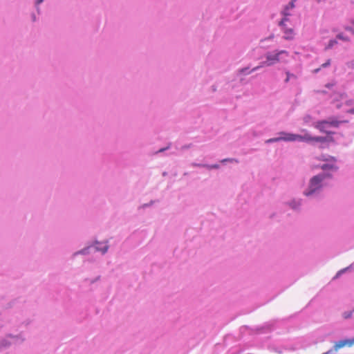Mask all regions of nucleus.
I'll list each match as a JSON object with an SVG mask.
<instances>
[{
  "mask_svg": "<svg viewBox=\"0 0 354 354\" xmlns=\"http://www.w3.org/2000/svg\"><path fill=\"white\" fill-rule=\"evenodd\" d=\"M288 57L289 53L284 50H275L273 53H268L266 55V60L261 63L260 67L264 66H270L280 62L286 63L288 62ZM259 68V66H257L253 68L251 71H254Z\"/></svg>",
  "mask_w": 354,
  "mask_h": 354,
  "instance_id": "1",
  "label": "nucleus"
},
{
  "mask_svg": "<svg viewBox=\"0 0 354 354\" xmlns=\"http://www.w3.org/2000/svg\"><path fill=\"white\" fill-rule=\"evenodd\" d=\"M353 311H347V312H345L343 314V317L344 319H348L350 317H351L352 315H353Z\"/></svg>",
  "mask_w": 354,
  "mask_h": 354,
  "instance_id": "13",
  "label": "nucleus"
},
{
  "mask_svg": "<svg viewBox=\"0 0 354 354\" xmlns=\"http://www.w3.org/2000/svg\"><path fill=\"white\" fill-rule=\"evenodd\" d=\"M325 178L324 175H317L311 178L308 189L305 192V195L310 196L313 194L321 187V183Z\"/></svg>",
  "mask_w": 354,
  "mask_h": 354,
  "instance_id": "2",
  "label": "nucleus"
},
{
  "mask_svg": "<svg viewBox=\"0 0 354 354\" xmlns=\"http://www.w3.org/2000/svg\"><path fill=\"white\" fill-rule=\"evenodd\" d=\"M43 1H44V0H37V4H39V3H41V2H43Z\"/></svg>",
  "mask_w": 354,
  "mask_h": 354,
  "instance_id": "23",
  "label": "nucleus"
},
{
  "mask_svg": "<svg viewBox=\"0 0 354 354\" xmlns=\"http://www.w3.org/2000/svg\"><path fill=\"white\" fill-rule=\"evenodd\" d=\"M333 166H330V168H333ZM322 168L323 169H326L329 168V165H326V164H325V165H324L322 167Z\"/></svg>",
  "mask_w": 354,
  "mask_h": 354,
  "instance_id": "18",
  "label": "nucleus"
},
{
  "mask_svg": "<svg viewBox=\"0 0 354 354\" xmlns=\"http://www.w3.org/2000/svg\"><path fill=\"white\" fill-rule=\"evenodd\" d=\"M284 39L287 40L292 39L294 37V31L292 28H283Z\"/></svg>",
  "mask_w": 354,
  "mask_h": 354,
  "instance_id": "7",
  "label": "nucleus"
},
{
  "mask_svg": "<svg viewBox=\"0 0 354 354\" xmlns=\"http://www.w3.org/2000/svg\"><path fill=\"white\" fill-rule=\"evenodd\" d=\"M347 66L351 69H354V59L346 63Z\"/></svg>",
  "mask_w": 354,
  "mask_h": 354,
  "instance_id": "15",
  "label": "nucleus"
},
{
  "mask_svg": "<svg viewBox=\"0 0 354 354\" xmlns=\"http://www.w3.org/2000/svg\"><path fill=\"white\" fill-rule=\"evenodd\" d=\"M279 135L280 136L278 137V138H270L269 140H268L266 141V142L268 143H270V142H279V141H281V140H284V141H289V140L286 139L288 136L290 135V133H286V132H280L279 133Z\"/></svg>",
  "mask_w": 354,
  "mask_h": 354,
  "instance_id": "6",
  "label": "nucleus"
},
{
  "mask_svg": "<svg viewBox=\"0 0 354 354\" xmlns=\"http://www.w3.org/2000/svg\"><path fill=\"white\" fill-rule=\"evenodd\" d=\"M333 85H334L333 84H326V87H328V88H330V87H332Z\"/></svg>",
  "mask_w": 354,
  "mask_h": 354,
  "instance_id": "21",
  "label": "nucleus"
},
{
  "mask_svg": "<svg viewBox=\"0 0 354 354\" xmlns=\"http://www.w3.org/2000/svg\"><path fill=\"white\" fill-rule=\"evenodd\" d=\"M335 43H336V41H330V44H329V45L331 46H333V44H335Z\"/></svg>",
  "mask_w": 354,
  "mask_h": 354,
  "instance_id": "22",
  "label": "nucleus"
},
{
  "mask_svg": "<svg viewBox=\"0 0 354 354\" xmlns=\"http://www.w3.org/2000/svg\"><path fill=\"white\" fill-rule=\"evenodd\" d=\"M330 59H329L324 64H323L322 65V67L325 68V67L330 66Z\"/></svg>",
  "mask_w": 354,
  "mask_h": 354,
  "instance_id": "17",
  "label": "nucleus"
},
{
  "mask_svg": "<svg viewBox=\"0 0 354 354\" xmlns=\"http://www.w3.org/2000/svg\"><path fill=\"white\" fill-rule=\"evenodd\" d=\"M353 311H354V309H353Z\"/></svg>",
  "mask_w": 354,
  "mask_h": 354,
  "instance_id": "28",
  "label": "nucleus"
},
{
  "mask_svg": "<svg viewBox=\"0 0 354 354\" xmlns=\"http://www.w3.org/2000/svg\"><path fill=\"white\" fill-rule=\"evenodd\" d=\"M295 1V0H292L291 2L288 4V6H287L285 9L283 10V15L284 16H288L289 15V13L288 12V10L289 9H292L294 8L295 5H294V2Z\"/></svg>",
  "mask_w": 354,
  "mask_h": 354,
  "instance_id": "10",
  "label": "nucleus"
},
{
  "mask_svg": "<svg viewBox=\"0 0 354 354\" xmlns=\"http://www.w3.org/2000/svg\"><path fill=\"white\" fill-rule=\"evenodd\" d=\"M326 121L328 127L331 126V127H337L342 123L341 121H339V120H337L336 119H333V118H330Z\"/></svg>",
  "mask_w": 354,
  "mask_h": 354,
  "instance_id": "9",
  "label": "nucleus"
},
{
  "mask_svg": "<svg viewBox=\"0 0 354 354\" xmlns=\"http://www.w3.org/2000/svg\"><path fill=\"white\" fill-rule=\"evenodd\" d=\"M108 250V246L106 244L104 245L103 247L99 248L95 247V250L101 251L102 253H105Z\"/></svg>",
  "mask_w": 354,
  "mask_h": 354,
  "instance_id": "12",
  "label": "nucleus"
},
{
  "mask_svg": "<svg viewBox=\"0 0 354 354\" xmlns=\"http://www.w3.org/2000/svg\"><path fill=\"white\" fill-rule=\"evenodd\" d=\"M286 139L289 140V141L299 140L306 142H313V136H312L308 133H305L303 136L290 133V135Z\"/></svg>",
  "mask_w": 354,
  "mask_h": 354,
  "instance_id": "4",
  "label": "nucleus"
},
{
  "mask_svg": "<svg viewBox=\"0 0 354 354\" xmlns=\"http://www.w3.org/2000/svg\"><path fill=\"white\" fill-rule=\"evenodd\" d=\"M337 38L344 40H348L347 39L344 38L341 34L337 35Z\"/></svg>",
  "mask_w": 354,
  "mask_h": 354,
  "instance_id": "20",
  "label": "nucleus"
},
{
  "mask_svg": "<svg viewBox=\"0 0 354 354\" xmlns=\"http://www.w3.org/2000/svg\"><path fill=\"white\" fill-rule=\"evenodd\" d=\"M250 72H251V71H249L248 68H242V69H241V70H239V73L240 74H243V73H245V74H248V73H250Z\"/></svg>",
  "mask_w": 354,
  "mask_h": 354,
  "instance_id": "14",
  "label": "nucleus"
},
{
  "mask_svg": "<svg viewBox=\"0 0 354 354\" xmlns=\"http://www.w3.org/2000/svg\"><path fill=\"white\" fill-rule=\"evenodd\" d=\"M352 32L354 33V30H352Z\"/></svg>",
  "mask_w": 354,
  "mask_h": 354,
  "instance_id": "27",
  "label": "nucleus"
},
{
  "mask_svg": "<svg viewBox=\"0 0 354 354\" xmlns=\"http://www.w3.org/2000/svg\"><path fill=\"white\" fill-rule=\"evenodd\" d=\"M213 168H217L218 166L217 165H214V166H212Z\"/></svg>",
  "mask_w": 354,
  "mask_h": 354,
  "instance_id": "26",
  "label": "nucleus"
},
{
  "mask_svg": "<svg viewBox=\"0 0 354 354\" xmlns=\"http://www.w3.org/2000/svg\"><path fill=\"white\" fill-rule=\"evenodd\" d=\"M346 104L348 106H352L353 105H354V100H347L346 102Z\"/></svg>",
  "mask_w": 354,
  "mask_h": 354,
  "instance_id": "16",
  "label": "nucleus"
},
{
  "mask_svg": "<svg viewBox=\"0 0 354 354\" xmlns=\"http://www.w3.org/2000/svg\"><path fill=\"white\" fill-rule=\"evenodd\" d=\"M333 138L332 137H321V136H313V142H333Z\"/></svg>",
  "mask_w": 354,
  "mask_h": 354,
  "instance_id": "8",
  "label": "nucleus"
},
{
  "mask_svg": "<svg viewBox=\"0 0 354 354\" xmlns=\"http://www.w3.org/2000/svg\"><path fill=\"white\" fill-rule=\"evenodd\" d=\"M86 250V249L83 250L82 251L80 252V253L85 254Z\"/></svg>",
  "mask_w": 354,
  "mask_h": 354,
  "instance_id": "24",
  "label": "nucleus"
},
{
  "mask_svg": "<svg viewBox=\"0 0 354 354\" xmlns=\"http://www.w3.org/2000/svg\"><path fill=\"white\" fill-rule=\"evenodd\" d=\"M165 149H160L158 151H159V152H162V151H165Z\"/></svg>",
  "mask_w": 354,
  "mask_h": 354,
  "instance_id": "25",
  "label": "nucleus"
},
{
  "mask_svg": "<svg viewBox=\"0 0 354 354\" xmlns=\"http://www.w3.org/2000/svg\"><path fill=\"white\" fill-rule=\"evenodd\" d=\"M353 345L354 337L353 339H342L338 342H336L334 344L333 348L328 350V351L322 354H335V353L337 352L340 348H342L345 346L351 347Z\"/></svg>",
  "mask_w": 354,
  "mask_h": 354,
  "instance_id": "3",
  "label": "nucleus"
},
{
  "mask_svg": "<svg viewBox=\"0 0 354 354\" xmlns=\"http://www.w3.org/2000/svg\"><path fill=\"white\" fill-rule=\"evenodd\" d=\"M286 20H287V19H286V17H285L284 19H283L280 21L279 25H280V26H284V22H285Z\"/></svg>",
  "mask_w": 354,
  "mask_h": 354,
  "instance_id": "19",
  "label": "nucleus"
},
{
  "mask_svg": "<svg viewBox=\"0 0 354 354\" xmlns=\"http://www.w3.org/2000/svg\"><path fill=\"white\" fill-rule=\"evenodd\" d=\"M286 76L287 77L285 80L286 82H288L290 81V78H294V79L297 78L296 75H295L292 73H290V72H286Z\"/></svg>",
  "mask_w": 354,
  "mask_h": 354,
  "instance_id": "11",
  "label": "nucleus"
},
{
  "mask_svg": "<svg viewBox=\"0 0 354 354\" xmlns=\"http://www.w3.org/2000/svg\"><path fill=\"white\" fill-rule=\"evenodd\" d=\"M328 127V126L326 120L319 121L315 124V127L320 132L325 133L326 134L333 133V132L327 131L326 129Z\"/></svg>",
  "mask_w": 354,
  "mask_h": 354,
  "instance_id": "5",
  "label": "nucleus"
}]
</instances>
